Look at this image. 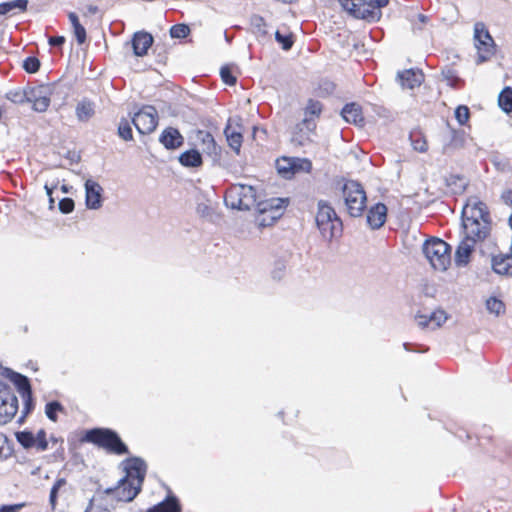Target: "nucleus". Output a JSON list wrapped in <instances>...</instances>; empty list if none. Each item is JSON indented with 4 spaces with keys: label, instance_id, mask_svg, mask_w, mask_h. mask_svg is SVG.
Segmentation results:
<instances>
[{
    "label": "nucleus",
    "instance_id": "f257e3e1",
    "mask_svg": "<svg viewBox=\"0 0 512 512\" xmlns=\"http://www.w3.org/2000/svg\"><path fill=\"white\" fill-rule=\"evenodd\" d=\"M316 224L322 236L331 241L342 234L343 224L334 208L325 200L318 201Z\"/></svg>",
    "mask_w": 512,
    "mask_h": 512
},
{
    "label": "nucleus",
    "instance_id": "f03ea898",
    "mask_svg": "<svg viewBox=\"0 0 512 512\" xmlns=\"http://www.w3.org/2000/svg\"><path fill=\"white\" fill-rule=\"evenodd\" d=\"M84 439L112 454L123 455L129 453L128 447L118 433L109 428L90 429L86 432Z\"/></svg>",
    "mask_w": 512,
    "mask_h": 512
},
{
    "label": "nucleus",
    "instance_id": "7ed1b4c3",
    "mask_svg": "<svg viewBox=\"0 0 512 512\" xmlns=\"http://www.w3.org/2000/svg\"><path fill=\"white\" fill-rule=\"evenodd\" d=\"M422 252L431 267L446 271L451 263V246L440 238L433 237L424 241Z\"/></svg>",
    "mask_w": 512,
    "mask_h": 512
},
{
    "label": "nucleus",
    "instance_id": "20e7f679",
    "mask_svg": "<svg viewBox=\"0 0 512 512\" xmlns=\"http://www.w3.org/2000/svg\"><path fill=\"white\" fill-rule=\"evenodd\" d=\"M344 203L351 217L362 216L366 208V192L363 186L354 180H348L342 187Z\"/></svg>",
    "mask_w": 512,
    "mask_h": 512
},
{
    "label": "nucleus",
    "instance_id": "39448f33",
    "mask_svg": "<svg viewBox=\"0 0 512 512\" xmlns=\"http://www.w3.org/2000/svg\"><path fill=\"white\" fill-rule=\"evenodd\" d=\"M288 204L287 198H271L264 201H259L256 205V210L262 216L258 217L257 222L259 226L266 227L271 225L279 219L286 205Z\"/></svg>",
    "mask_w": 512,
    "mask_h": 512
},
{
    "label": "nucleus",
    "instance_id": "423d86ee",
    "mask_svg": "<svg viewBox=\"0 0 512 512\" xmlns=\"http://www.w3.org/2000/svg\"><path fill=\"white\" fill-rule=\"evenodd\" d=\"M474 40L475 47L478 50V58L476 63L481 64L491 59V57L495 54L496 45L484 23H475Z\"/></svg>",
    "mask_w": 512,
    "mask_h": 512
},
{
    "label": "nucleus",
    "instance_id": "0eeeda50",
    "mask_svg": "<svg viewBox=\"0 0 512 512\" xmlns=\"http://www.w3.org/2000/svg\"><path fill=\"white\" fill-rule=\"evenodd\" d=\"M18 411V399L11 387L0 380V425L8 423Z\"/></svg>",
    "mask_w": 512,
    "mask_h": 512
},
{
    "label": "nucleus",
    "instance_id": "6e6552de",
    "mask_svg": "<svg viewBox=\"0 0 512 512\" xmlns=\"http://www.w3.org/2000/svg\"><path fill=\"white\" fill-rule=\"evenodd\" d=\"M132 123L140 134L152 133L158 125V112L151 105L143 106L132 118Z\"/></svg>",
    "mask_w": 512,
    "mask_h": 512
},
{
    "label": "nucleus",
    "instance_id": "1a4fd4ad",
    "mask_svg": "<svg viewBox=\"0 0 512 512\" xmlns=\"http://www.w3.org/2000/svg\"><path fill=\"white\" fill-rule=\"evenodd\" d=\"M195 140L201 146L202 152L209 156L213 163H218L221 159V147L217 145L213 135L209 131L196 130L194 132Z\"/></svg>",
    "mask_w": 512,
    "mask_h": 512
},
{
    "label": "nucleus",
    "instance_id": "9d476101",
    "mask_svg": "<svg viewBox=\"0 0 512 512\" xmlns=\"http://www.w3.org/2000/svg\"><path fill=\"white\" fill-rule=\"evenodd\" d=\"M461 216L462 220H467L468 218L473 222L490 221V214L486 204L476 197H472L467 201L462 209Z\"/></svg>",
    "mask_w": 512,
    "mask_h": 512
},
{
    "label": "nucleus",
    "instance_id": "9b49d317",
    "mask_svg": "<svg viewBox=\"0 0 512 512\" xmlns=\"http://www.w3.org/2000/svg\"><path fill=\"white\" fill-rule=\"evenodd\" d=\"M140 491V486H136L132 480L123 477L119 480L117 487L107 488L105 490V494H114L118 501L130 502L140 493Z\"/></svg>",
    "mask_w": 512,
    "mask_h": 512
},
{
    "label": "nucleus",
    "instance_id": "f8f14e48",
    "mask_svg": "<svg viewBox=\"0 0 512 512\" xmlns=\"http://www.w3.org/2000/svg\"><path fill=\"white\" fill-rule=\"evenodd\" d=\"M27 103H32L36 112H45L50 105L49 88L45 85L27 87Z\"/></svg>",
    "mask_w": 512,
    "mask_h": 512
},
{
    "label": "nucleus",
    "instance_id": "ddd939ff",
    "mask_svg": "<svg viewBox=\"0 0 512 512\" xmlns=\"http://www.w3.org/2000/svg\"><path fill=\"white\" fill-rule=\"evenodd\" d=\"M462 228L464 237L471 238L474 242L483 241L490 233V221L484 220L480 222L462 220Z\"/></svg>",
    "mask_w": 512,
    "mask_h": 512
},
{
    "label": "nucleus",
    "instance_id": "4468645a",
    "mask_svg": "<svg viewBox=\"0 0 512 512\" xmlns=\"http://www.w3.org/2000/svg\"><path fill=\"white\" fill-rule=\"evenodd\" d=\"M342 8L353 17L367 21H378L382 16L381 11L369 9L366 5V0H350L349 5Z\"/></svg>",
    "mask_w": 512,
    "mask_h": 512
},
{
    "label": "nucleus",
    "instance_id": "2eb2a0df",
    "mask_svg": "<svg viewBox=\"0 0 512 512\" xmlns=\"http://www.w3.org/2000/svg\"><path fill=\"white\" fill-rule=\"evenodd\" d=\"M126 476L124 478H128L132 480L136 486L142 487L146 476L147 466L143 459L139 457H132L126 460Z\"/></svg>",
    "mask_w": 512,
    "mask_h": 512
},
{
    "label": "nucleus",
    "instance_id": "dca6fc26",
    "mask_svg": "<svg viewBox=\"0 0 512 512\" xmlns=\"http://www.w3.org/2000/svg\"><path fill=\"white\" fill-rule=\"evenodd\" d=\"M321 112L322 104L317 100L309 99L305 107L304 119L301 123L297 124L296 129L302 132L305 128L308 133L314 131L316 128L314 117H319Z\"/></svg>",
    "mask_w": 512,
    "mask_h": 512
},
{
    "label": "nucleus",
    "instance_id": "f3484780",
    "mask_svg": "<svg viewBox=\"0 0 512 512\" xmlns=\"http://www.w3.org/2000/svg\"><path fill=\"white\" fill-rule=\"evenodd\" d=\"M103 188L94 180L88 179L85 182V204L88 209L97 210L102 207Z\"/></svg>",
    "mask_w": 512,
    "mask_h": 512
},
{
    "label": "nucleus",
    "instance_id": "a211bd4d",
    "mask_svg": "<svg viewBox=\"0 0 512 512\" xmlns=\"http://www.w3.org/2000/svg\"><path fill=\"white\" fill-rule=\"evenodd\" d=\"M301 163V168L303 172L309 173L312 169V163L308 159H300V158H289L282 157L276 161V168L278 173L284 178H290L293 175V164Z\"/></svg>",
    "mask_w": 512,
    "mask_h": 512
},
{
    "label": "nucleus",
    "instance_id": "6ab92c4d",
    "mask_svg": "<svg viewBox=\"0 0 512 512\" xmlns=\"http://www.w3.org/2000/svg\"><path fill=\"white\" fill-rule=\"evenodd\" d=\"M442 153L450 154L456 149L463 147L465 142L464 132L461 130L448 129L447 133L442 135Z\"/></svg>",
    "mask_w": 512,
    "mask_h": 512
},
{
    "label": "nucleus",
    "instance_id": "aec40b11",
    "mask_svg": "<svg viewBox=\"0 0 512 512\" xmlns=\"http://www.w3.org/2000/svg\"><path fill=\"white\" fill-rule=\"evenodd\" d=\"M0 375L8 378L15 385L21 396L32 392L31 384L27 376L17 373L10 368L2 367L1 365Z\"/></svg>",
    "mask_w": 512,
    "mask_h": 512
},
{
    "label": "nucleus",
    "instance_id": "412c9836",
    "mask_svg": "<svg viewBox=\"0 0 512 512\" xmlns=\"http://www.w3.org/2000/svg\"><path fill=\"white\" fill-rule=\"evenodd\" d=\"M387 211V206L381 202L370 207L366 216L369 227L373 230L381 228L386 222Z\"/></svg>",
    "mask_w": 512,
    "mask_h": 512
},
{
    "label": "nucleus",
    "instance_id": "4be33fe9",
    "mask_svg": "<svg viewBox=\"0 0 512 512\" xmlns=\"http://www.w3.org/2000/svg\"><path fill=\"white\" fill-rule=\"evenodd\" d=\"M159 142L167 150H175L183 146L184 137L177 128L167 127L161 132Z\"/></svg>",
    "mask_w": 512,
    "mask_h": 512
},
{
    "label": "nucleus",
    "instance_id": "5701e85b",
    "mask_svg": "<svg viewBox=\"0 0 512 512\" xmlns=\"http://www.w3.org/2000/svg\"><path fill=\"white\" fill-rule=\"evenodd\" d=\"M153 41L152 35L148 32L138 31L134 33L131 40L134 55L139 57L146 55Z\"/></svg>",
    "mask_w": 512,
    "mask_h": 512
},
{
    "label": "nucleus",
    "instance_id": "b1692460",
    "mask_svg": "<svg viewBox=\"0 0 512 512\" xmlns=\"http://www.w3.org/2000/svg\"><path fill=\"white\" fill-rule=\"evenodd\" d=\"M397 80L402 88L414 89L424 81V74L420 70L408 69L397 73Z\"/></svg>",
    "mask_w": 512,
    "mask_h": 512
},
{
    "label": "nucleus",
    "instance_id": "393cba45",
    "mask_svg": "<svg viewBox=\"0 0 512 512\" xmlns=\"http://www.w3.org/2000/svg\"><path fill=\"white\" fill-rule=\"evenodd\" d=\"M475 244L471 238L466 237L459 243L455 251V263L458 267H464L469 263Z\"/></svg>",
    "mask_w": 512,
    "mask_h": 512
},
{
    "label": "nucleus",
    "instance_id": "a878e982",
    "mask_svg": "<svg viewBox=\"0 0 512 512\" xmlns=\"http://www.w3.org/2000/svg\"><path fill=\"white\" fill-rule=\"evenodd\" d=\"M491 264L495 273L512 276V250L510 254L493 256Z\"/></svg>",
    "mask_w": 512,
    "mask_h": 512
},
{
    "label": "nucleus",
    "instance_id": "bb28decb",
    "mask_svg": "<svg viewBox=\"0 0 512 512\" xmlns=\"http://www.w3.org/2000/svg\"><path fill=\"white\" fill-rule=\"evenodd\" d=\"M341 115L348 123H353L355 125H363L364 123L362 108L357 103L352 102L346 104L342 108Z\"/></svg>",
    "mask_w": 512,
    "mask_h": 512
},
{
    "label": "nucleus",
    "instance_id": "cd10ccee",
    "mask_svg": "<svg viewBox=\"0 0 512 512\" xmlns=\"http://www.w3.org/2000/svg\"><path fill=\"white\" fill-rule=\"evenodd\" d=\"M238 188H240L238 192L241 194V202H243L242 211L251 210L253 207L256 208L258 201L255 188L244 184H238Z\"/></svg>",
    "mask_w": 512,
    "mask_h": 512
},
{
    "label": "nucleus",
    "instance_id": "c85d7f7f",
    "mask_svg": "<svg viewBox=\"0 0 512 512\" xmlns=\"http://www.w3.org/2000/svg\"><path fill=\"white\" fill-rule=\"evenodd\" d=\"M178 161L182 166L187 168H198L203 164L202 155L196 149L184 151L179 155Z\"/></svg>",
    "mask_w": 512,
    "mask_h": 512
},
{
    "label": "nucleus",
    "instance_id": "c756f323",
    "mask_svg": "<svg viewBox=\"0 0 512 512\" xmlns=\"http://www.w3.org/2000/svg\"><path fill=\"white\" fill-rule=\"evenodd\" d=\"M224 134L227 139V143L229 147L237 154H240V149L243 142V135L241 131H236L232 129L230 119L228 120V123L224 129Z\"/></svg>",
    "mask_w": 512,
    "mask_h": 512
},
{
    "label": "nucleus",
    "instance_id": "7c9ffc66",
    "mask_svg": "<svg viewBox=\"0 0 512 512\" xmlns=\"http://www.w3.org/2000/svg\"><path fill=\"white\" fill-rule=\"evenodd\" d=\"M146 512H181V505L175 496H167L165 500L150 507Z\"/></svg>",
    "mask_w": 512,
    "mask_h": 512
},
{
    "label": "nucleus",
    "instance_id": "2f4dec72",
    "mask_svg": "<svg viewBox=\"0 0 512 512\" xmlns=\"http://www.w3.org/2000/svg\"><path fill=\"white\" fill-rule=\"evenodd\" d=\"M238 184L232 185L225 194V204L232 209L241 210L243 209V202H241V194L238 192Z\"/></svg>",
    "mask_w": 512,
    "mask_h": 512
},
{
    "label": "nucleus",
    "instance_id": "473e14b6",
    "mask_svg": "<svg viewBox=\"0 0 512 512\" xmlns=\"http://www.w3.org/2000/svg\"><path fill=\"white\" fill-rule=\"evenodd\" d=\"M94 113V104L91 101L82 100L76 106V116L81 122H87Z\"/></svg>",
    "mask_w": 512,
    "mask_h": 512
},
{
    "label": "nucleus",
    "instance_id": "72a5a7b5",
    "mask_svg": "<svg viewBox=\"0 0 512 512\" xmlns=\"http://www.w3.org/2000/svg\"><path fill=\"white\" fill-rule=\"evenodd\" d=\"M498 105L500 109L506 113H512V88L505 87L498 95Z\"/></svg>",
    "mask_w": 512,
    "mask_h": 512
},
{
    "label": "nucleus",
    "instance_id": "f704fd0d",
    "mask_svg": "<svg viewBox=\"0 0 512 512\" xmlns=\"http://www.w3.org/2000/svg\"><path fill=\"white\" fill-rule=\"evenodd\" d=\"M445 182L454 194L463 193L467 187V182L461 175H450L445 179Z\"/></svg>",
    "mask_w": 512,
    "mask_h": 512
},
{
    "label": "nucleus",
    "instance_id": "c9c22d12",
    "mask_svg": "<svg viewBox=\"0 0 512 512\" xmlns=\"http://www.w3.org/2000/svg\"><path fill=\"white\" fill-rule=\"evenodd\" d=\"M17 441L25 448L29 449L35 446L36 439L31 431H19L15 434Z\"/></svg>",
    "mask_w": 512,
    "mask_h": 512
},
{
    "label": "nucleus",
    "instance_id": "e433bc0d",
    "mask_svg": "<svg viewBox=\"0 0 512 512\" xmlns=\"http://www.w3.org/2000/svg\"><path fill=\"white\" fill-rule=\"evenodd\" d=\"M6 98L14 104L27 103V87L24 89L17 88L6 93Z\"/></svg>",
    "mask_w": 512,
    "mask_h": 512
},
{
    "label": "nucleus",
    "instance_id": "4c0bfd02",
    "mask_svg": "<svg viewBox=\"0 0 512 512\" xmlns=\"http://www.w3.org/2000/svg\"><path fill=\"white\" fill-rule=\"evenodd\" d=\"M117 132L119 137L124 141H130L133 139L132 127L129 121L125 118H122L120 120Z\"/></svg>",
    "mask_w": 512,
    "mask_h": 512
},
{
    "label": "nucleus",
    "instance_id": "58836bf2",
    "mask_svg": "<svg viewBox=\"0 0 512 512\" xmlns=\"http://www.w3.org/2000/svg\"><path fill=\"white\" fill-rule=\"evenodd\" d=\"M486 308L490 313L496 316H499L505 311L504 303L496 297H490L486 300Z\"/></svg>",
    "mask_w": 512,
    "mask_h": 512
},
{
    "label": "nucleus",
    "instance_id": "ea45409f",
    "mask_svg": "<svg viewBox=\"0 0 512 512\" xmlns=\"http://www.w3.org/2000/svg\"><path fill=\"white\" fill-rule=\"evenodd\" d=\"M66 483L67 482H66L65 478H59L53 484V486L50 490V495H49V503H50L52 509H55V507L57 505L58 493H59L60 489L66 485Z\"/></svg>",
    "mask_w": 512,
    "mask_h": 512
},
{
    "label": "nucleus",
    "instance_id": "a19ab883",
    "mask_svg": "<svg viewBox=\"0 0 512 512\" xmlns=\"http://www.w3.org/2000/svg\"><path fill=\"white\" fill-rule=\"evenodd\" d=\"M442 76L451 87H458L463 81L460 79L456 71L451 67H445L442 70Z\"/></svg>",
    "mask_w": 512,
    "mask_h": 512
},
{
    "label": "nucleus",
    "instance_id": "79ce46f5",
    "mask_svg": "<svg viewBox=\"0 0 512 512\" xmlns=\"http://www.w3.org/2000/svg\"><path fill=\"white\" fill-rule=\"evenodd\" d=\"M64 407L58 401L48 402L45 406L46 416L53 422L57 421V412L63 411Z\"/></svg>",
    "mask_w": 512,
    "mask_h": 512
},
{
    "label": "nucleus",
    "instance_id": "37998d69",
    "mask_svg": "<svg viewBox=\"0 0 512 512\" xmlns=\"http://www.w3.org/2000/svg\"><path fill=\"white\" fill-rule=\"evenodd\" d=\"M190 33V27L186 24H176L170 28V36L172 38L181 39L185 38Z\"/></svg>",
    "mask_w": 512,
    "mask_h": 512
},
{
    "label": "nucleus",
    "instance_id": "c03bdc74",
    "mask_svg": "<svg viewBox=\"0 0 512 512\" xmlns=\"http://www.w3.org/2000/svg\"><path fill=\"white\" fill-rule=\"evenodd\" d=\"M275 40L281 45L282 49L288 51L294 44L292 34L284 35L279 31L275 32Z\"/></svg>",
    "mask_w": 512,
    "mask_h": 512
},
{
    "label": "nucleus",
    "instance_id": "a18cd8bd",
    "mask_svg": "<svg viewBox=\"0 0 512 512\" xmlns=\"http://www.w3.org/2000/svg\"><path fill=\"white\" fill-rule=\"evenodd\" d=\"M250 24L253 27V29L260 33L261 35H266L267 31L264 29L266 26L265 19L257 14H254L250 17Z\"/></svg>",
    "mask_w": 512,
    "mask_h": 512
},
{
    "label": "nucleus",
    "instance_id": "49530a36",
    "mask_svg": "<svg viewBox=\"0 0 512 512\" xmlns=\"http://www.w3.org/2000/svg\"><path fill=\"white\" fill-rule=\"evenodd\" d=\"M428 20L429 17L421 13L416 15V19L414 17L409 18L413 33L416 34L417 32L422 31L423 26L428 22Z\"/></svg>",
    "mask_w": 512,
    "mask_h": 512
},
{
    "label": "nucleus",
    "instance_id": "de8ad7c7",
    "mask_svg": "<svg viewBox=\"0 0 512 512\" xmlns=\"http://www.w3.org/2000/svg\"><path fill=\"white\" fill-rule=\"evenodd\" d=\"M454 115L460 125H465L470 118V110L465 105H459L455 109Z\"/></svg>",
    "mask_w": 512,
    "mask_h": 512
},
{
    "label": "nucleus",
    "instance_id": "09e8293b",
    "mask_svg": "<svg viewBox=\"0 0 512 512\" xmlns=\"http://www.w3.org/2000/svg\"><path fill=\"white\" fill-rule=\"evenodd\" d=\"M40 61L37 57H27L23 61V69L30 74L36 73L40 69Z\"/></svg>",
    "mask_w": 512,
    "mask_h": 512
},
{
    "label": "nucleus",
    "instance_id": "8fccbe9b",
    "mask_svg": "<svg viewBox=\"0 0 512 512\" xmlns=\"http://www.w3.org/2000/svg\"><path fill=\"white\" fill-rule=\"evenodd\" d=\"M410 139H411V143H412L414 150L421 152V153L427 151L428 145H427L426 140L423 137H421L420 135L411 134Z\"/></svg>",
    "mask_w": 512,
    "mask_h": 512
},
{
    "label": "nucleus",
    "instance_id": "3c124183",
    "mask_svg": "<svg viewBox=\"0 0 512 512\" xmlns=\"http://www.w3.org/2000/svg\"><path fill=\"white\" fill-rule=\"evenodd\" d=\"M220 76H221L222 81L227 85L232 86V85H235L237 82V78L235 76H233L231 68L227 65L223 66L220 69Z\"/></svg>",
    "mask_w": 512,
    "mask_h": 512
},
{
    "label": "nucleus",
    "instance_id": "603ef678",
    "mask_svg": "<svg viewBox=\"0 0 512 512\" xmlns=\"http://www.w3.org/2000/svg\"><path fill=\"white\" fill-rule=\"evenodd\" d=\"M446 314L443 310L434 311L429 314L430 323L433 324V328H438L446 320Z\"/></svg>",
    "mask_w": 512,
    "mask_h": 512
},
{
    "label": "nucleus",
    "instance_id": "864d4df0",
    "mask_svg": "<svg viewBox=\"0 0 512 512\" xmlns=\"http://www.w3.org/2000/svg\"><path fill=\"white\" fill-rule=\"evenodd\" d=\"M36 443L35 447L39 451H45L48 449V441L46 439V432L44 429H40L35 436Z\"/></svg>",
    "mask_w": 512,
    "mask_h": 512
},
{
    "label": "nucleus",
    "instance_id": "5fc2aeb1",
    "mask_svg": "<svg viewBox=\"0 0 512 512\" xmlns=\"http://www.w3.org/2000/svg\"><path fill=\"white\" fill-rule=\"evenodd\" d=\"M74 200L72 198H63L58 203V208L61 213L68 214L74 210Z\"/></svg>",
    "mask_w": 512,
    "mask_h": 512
},
{
    "label": "nucleus",
    "instance_id": "6e6d98bb",
    "mask_svg": "<svg viewBox=\"0 0 512 512\" xmlns=\"http://www.w3.org/2000/svg\"><path fill=\"white\" fill-rule=\"evenodd\" d=\"M24 402V415L29 414L34 409V400L32 392L21 396Z\"/></svg>",
    "mask_w": 512,
    "mask_h": 512
},
{
    "label": "nucleus",
    "instance_id": "4d7b16f0",
    "mask_svg": "<svg viewBox=\"0 0 512 512\" xmlns=\"http://www.w3.org/2000/svg\"><path fill=\"white\" fill-rule=\"evenodd\" d=\"M389 4V0H366V5L371 10L380 11L381 8L386 7Z\"/></svg>",
    "mask_w": 512,
    "mask_h": 512
},
{
    "label": "nucleus",
    "instance_id": "13d9d810",
    "mask_svg": "<svg viewBox=\"0 0 512 512\" xmlns=\"http://www.w3.org/2000/svg\"><path fill=\"white\" fill-rule=\"evenodd\" d=\"M73 29H74V35L76 37L78 44L81 45V44L85 43L86 38H87L85 28L81 24H79L76 27H74Z\"/></svg>",
    "mask_w": 512,
    "mask_h": 512
},
{
    "label": "nucleus",
    "instance_id": "bf43d9fd",
    "mask_svg": "<svg viewBox=\"0 0 512 512\" xmlns=\"http://www.w3.org/2000/svg\"><path fill=\"white\" fill-rule=\"evenodd\" d=\"M285 271V264L281 261L275 263V267L272 271V277L274 279H281Z\"/></svg>",
    "mask_w": 512,
    "mask_h": 512
},
{
    "label": "nucleus",
    "instance_id": "052dcab7",
    "mask_svg": "<svg viewBox=\"0 0 512 512\" xmlns=\"http://www.w3.org/2000/svg\"><path fill=\"white\" fill-rule=\"evenodd\" d=\"M9 2L11 4L13 10L18 9L22 12L27 10L28 0H13V1H9Z\"/></svg>",
    "mask_w": 512,
    "mask_h": 512
},
{
    "label": "nucleus",
    "instance_id": "680f3d73",
    "mask_svg": "<svg viewBox=\"0 0 512 512\" xmlns=\"http://www.w3.org/2000/svg\"><path fill=\"white\" fill-rule=\"evenodd\" d=\"M48 43L52 47H62L65 43V37L64 36H51L48 39Z\"/></svg>",
    "mask_w": 512,
    "mask_h": 512
},
{
    "label": "nucleus",
    "instance_id": "e2e57ef3",
    "mask_svg": "<svg viewBox=\"0 0 512 512\" xmlns=\"http://www.w3.org/2000/svg\"><path fill=\"white\" fill-rule=\"evenodd\" d=\"M415 319L418 325L422 328L428 327L430 324L429 315L417 314Z\"/></svg>",
    "mask_w": 512,
    "mask_h": 512
},
{
    "label": "nucleus",
    "instance_id": "0e129e2a",
    "mask_svg": "<svg viewBox=\"0 0 512 512\" xmlns=\"http://www.w3.org/2000/svg\"><path fill=\"white\" fill-rule=\"evenodd\" d=\"M23 506L24 504L3 505L0 512H18Z\"/></svg>",
    "mask_w": 512,
    "mask_h": 512
},
{
    "label": "nucleus",
    "instance_id": "69168bd1",
    "mask_svg": "<svg viewBox=\"0 0 512 512\" xmlns=\"http://www.w3.org/2000/svg\"><path fill=\"white\" fill-rule=\"evenodd\" d=\"M12 6L10 2H3L0 3V15H7L8 13L12 12Z\"/></svg>",
    "mask_w": 512,
    "mask_h": 512
},
{
    "label": "nucleus",
    "instance_id": "338daca9",
    "mask_svg": "<svg viewBox=\"0 0 512 512\" xmlns=\"http://www.w3.org/2000/svg\"><path fill=\"white\" fill-rule=\"evenodd\" d=\"M53 189H54V187H49L48 185H45L46 194H47V196L49 198V208L50 209L54 208V203H55V200H54V198L52 196Z\"/></svg>",
    "mask_w": 512,
    "mask_h": 512
},
{
    "label": "nucleus",
    "instance_id": "774afa93",
    "mask_svg": "<svg viewBox=\"0 0 512 512\" xmlns=\"http://www.w3.org/2000/svg\"><path fill=\"white\" fill-rule=\"evenodd\" d=\"M502 199L504 200V202L506 204L512 205V191L508 190V191L503 192Z\"/></svg>",
    "mask_w": 512,
    "mask_h": 512
}]
</instances>
